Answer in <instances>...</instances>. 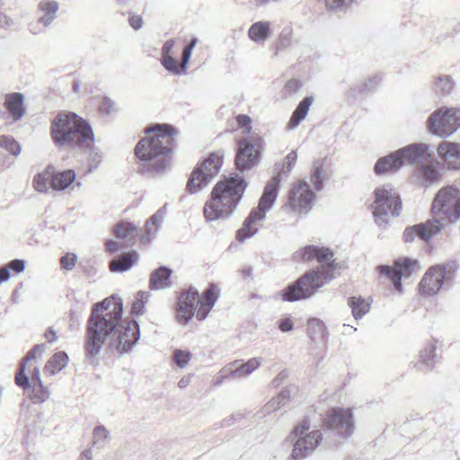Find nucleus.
<instances>
[{"instance_id":"f257e3e1","label":"nucleus","mask_w":460,"mask_h":460,"mask_svg":"<svg viewBox=\"0 0 460 460\" xmlns=\"http://www.w3.org/2000/svg\"><path fill=\"white\" fill-rule=\"evenodd\" d=\"M123 306L119 297L110 296L93 305L87 321L84 349L89 359L96 358L103 345L120 353L132 349L139 339L137 322L122 320Z\"/></svg>"},{"instance_id":"f03ea898","label":"nucleus","mask_w":460,"mask_h":460,"mask_svg":"<svg viewBox=\"0 0 460 460\" xmlns=\"http://www.w3.org/2000/svg\"><path fill=\"white\" fill-rule=\"evenodd\" d=\"M294 260L297 262L316 260L320 265L282 289L280 296L284 301L294 302L310 298L338 274L339 268L335 263L334 253L327 247L306 245L294 253Z\"/></svg>"},{"instance_id":"7ed1b4c3","label":"nucleus","mask_w":460,"mask_h":460,"mask_svg":"<svg viewBox=\"0 0 460 460\" xmlns=\"http://www.w3.org/2000/svg\"><path fill=\"white\" fill-rule=\"evenodd\" d=\"M145 132L146 136L137 144L135 154L146 171L162 172L170 165L176 130L168 124H156Z\"/></svg>"},{"instance_id":"20e7f679","label":"nucleus","mask_w":460,"mask_h":460,"mask_svg":"<svg viewBox=\"0 0 460 460\" xmlns=\"http://www.w3.org/2000/svg\"><path fill=\"white\" fill-rule=\"evenodd\" d=\"M245 189L243 178L238 175L219 181L214 186L210 199L204 205L203 213L206 220L228 218L236 209Z\"/></svg>"},{"instance_id":"39448f33","label":"nucleus","mask_w":460,"mask_h":460,"mask_svg":"<svg viewBox=\"0 0 460 460\" xmlns=\"http://www.w3.org/2000/svg\"><path fill=\"white\" fill-rule=\"evenodd\" d=\"M50 134L54 144L64 148H90L93 133L90 125L74 112H60L51 122Z\"/></svg>"},{"instance_id":"423d86ee","label":"nucleus","mask_w":460,"mask_h":460,"mask_svg":"<svg viewBox=\"0 0 460 460\" xmlns=\"http://www.w3.org/2000/svg\"><path fill=\"white\" fill-rule=\"evenodd\" d=\"M296 159L297 155L295 151L288 154L281 170L266 184L258 207L252 209L243 221L242 228L237 231L236 238L239 242H243L257 234L261 222L265 219L267 211L271 208L278 197L281 175L285 177L288 175L295 166Z\"/></svg>"},{"instance_id":"0eeeda50","label":"nucleus","mask_w":460,"mask_h":460,"mask_svg":"<svg viewBox=\"0 0 460 460\" xmlns=\"http://www.w3.org/2000/svg\"><path fill=\"white\" fill-rule=\"evenodd\" d=\"M218 298V291L214 284L207 288L201 296L199 292L190 288L183 292L178 301L177 321L181 324H187L192 319L196 312L199 321L205 320Z\"/></svg>"},{"instance_id":"6e6552de","label":"nucleus","mask_w":460,"mask_h":460,"mask_svg":"<svg viewBox=\"0 0 460 460\" xmlns=\"http://www.w3.org/2000/svg\"><path fill=\"white\" fill-rule=\"evenodd\" d=\"M375 199L372 204L376 224L385 228L402 211V201L399 193L392 184H384L374 191Z\"/></svg>"},{"instance_id":"1a4fd4ad","label":"nucleus","mask_w":460,"mask_h":460,"mask_svg":"<svg viewBox=\"0 0 460 460\" xmlns=\"http://www.w3.org/2000/svg\"><path fill=\"white\" fill-rule=\"evenodd\" d=\"M458 264L456 261H447L430 267L422 277L419 289L425 296H433L442 290L453 286Z\"/></svg>"},{"instance_id":"9d476101","label":"nucleus","mask_w":460,"mask_h":460,"mask_svg":"<svg viewBox=\"0 0 460 460\" xmlns=\"http://www.w3.org/2000/svg\"><path fill=\"white\" fill-rule=\"evenodd\" d=\"M311 428L308 419H304L294 427L289 438L296 439L290 458L303 460L312 455L323 440L322 432L318 429L309 431Z\"/></svg>"},{"instance_id":"9b49d317","label":"nucleus","mask_w":460,"mask_h":460,"mask_svg":"<svg viewBox=\"0 0 460 460\" xmlns=\"http://www.w3.org/2000/svg\"><path fill=\"white\" fill-rule=\"evenodd\" d=\"M224 153L218 150L211 153L192 171L187 185L188 192L193 194L200 191L218 174L223 164Z\"/></svg>"},{"instance_id":"f8f14e48","label":"nucleus","mask_w":460,"mask_h":460,"mask_svg":"<svg viewBox=\"0 0 460 460\" xmlns=\"http://www.w3.org/2000/svg\"><path fill=\"white\" fill-rule=\"evenodd\" d=\"M435 219L456 223L460 219V190L456 186H446L436 194L432 202Z\"/></svg>"},{"instance_id":"ddd939ff","label":"nucleus","mask_w":460,"mask_h":460,"mask_svg":"<svg viewBox=\"0 0 460 460\" xmlns=\"http://www.w3.org/2000/svg\"><path fill=\"white\" fill-rule=\"evenodd\" d=\"M429 130L440 137H447L460 127V109H439L428 119Z\"/></svg>"},{"instance_id":"4468645a","label":"nucleus","mask_w":460,"mask_h":460,"mask_svg":"<svg viewBox=\"0 0 460 460\" xmlns=\"http://www.w3.org/2000/svg\"><path fill=\"white\" fill-rule=\"evenodd\" d=\"M261 139L258 137H252L250 139L239 140L238 149L235 155V164L238 170H250L260 162Z\"/></svg>"},{"instance_id":"2eb2a0df","label":"nucleus","mask_w":460,"mask_h":460,"mask_svg":"<svg viewBox=\"0 0 460 460\" xmlns=\"http://www.w3.org/2000/svg\"><path fill=\"white\" fill-rule=\"evenodd\" d=\"M378 270L380 274L391 279L395 289L401 292L402 288V278L410 277L413 272L420 270V265L417 260L401 258L394 262L393 267L381 265Z\"/></svg>"},{"instance_id":"dca6fc26","label":"nucleus","mask_w":460,"mask_h":460,"mask_svg":"<svg viewBox=\"0 0 460 460\" xmlns=\"http://www.w3.org/2000/svg\"><path fill=\"white\" fill-rule=\"evenodd\" d=\"M324 425L338 435L348 438L354 431V421L350 409L332 408L327 411Z\"/></svg>"},{"instance_id":"f3484780","label":"nucleus","mask_w":460,"mask_h":460,"mask_svg":"<svg viewBox=\"0 0 460 460\" xmlns=\"http://www.w3.org/2000/svg\"><path fill=\"white\" fill-rule=\"evenodd\" d=\"M314 194L309 185L305 181H299L292 185L288 191L289 208L299 214H306L313 206Z\"/></svg>"},{"instance_id":"a211bd4d","label":"nucleus","mask_w":460,"mask_h":460,"mask_svg":"<svg viewBox=\"0 0 460 460\" xmlns=\"http://www.w3.org/2000/svg\"><path fill=\"white\" fill-rule=\"evenodd\" d=\"M263 363L261 358H252L248 361L240 363L235 360L227 367L221 369L222 378H247Z\"/></svg>"},{"instance_id":"6ab92c4d","label":"nucleus","mask_w":460,"mask_h":460,"mask_svg":"<svg viewBox=\"0 0 460 460\" xmlns=\"http://www.w3.org/2000/svg\"><path fill=\"white\" fill-rule=\"evenodd\" d=\"M442 226L443 225L438 219L429 220L425 224L407 227L403 232L402 237L406 243L412 242L417 236L423 241H428L438 234Z\"/></svg>"},{"instance_id":"aec40b11","label":"nucleus","mask_w":460,"mask_h":460,"mask_svg":"<svg viewBox=\"0 0 460 460\" xmlns=\"http://www.w3.org/2000/svg\"><path fill=\"white\" fill-rule=\"evenodd\" d=\"M402 165L420 164L429 157V146L423 143L411 144L397 150Z\"/></svg>"},{"instance_id":"412c9836","label":"nucleus","mask_w":460,"mask_h":460,"mask_svg":"<svg viewBox=\"0 0 460 460\" xmlns=\"http://www.w3.org/2000/svg\"><path fill=\"white\" fill-rule=\"evenodd\" d=\"M438 155L448 169H460V144L444 141L438 146Z\"/></svg>"},{"instance_id":"4be33fe9","label":"nucleus","mask_w":460,"mask_h":460,"mask_svg":"<svg viewBox=\"0 0 460 460\" xmlns=\"http://www.w3.org/2000/svg\"><path fill=\"white\" fill-rule=\"evenodd\" d=\"M440 178L441 173L431 164L418 166L412 174L415 184L423 187H429L438 182Z\"/></svg>"},{"instance_id":"5701e85b","label":"nucleus","mask_w":460,"mask_h":460,"mask_svg":"<svg viewBox=\"0 0 460 460\" xmlns=\"http://www.w3.org/2000/svg\"><path fill=\"white\" fill-rule=\"evenodd\" d=\"M436 346L429 343L420 352L419 359L413 363V367L418 371L429 372L435 367L436 362Z\"/></svg>"},{"instance_id":"b1692460","label":"nucleus","mask_w":460,"mask_h":460,"mask_svg":"<svg viewBox=\"0 0 460 460\" xmlns=\"http://www.w3.org/2000/svg\"><path fill=\"white\" fill-rule=\"evenodd\" d=\"M402 165V162L397 151L391 153L390 155L379 158L374 167L376 174L380 175L386 172H397Z\"/></svg>"},{"instance_id":"393cba45","label":"nucleus","mask_w":460,"mask_h":460,"mask_svg":"<svg viewBox=\"0 0 460 460\" xmlns=\"http://www.w3.org/2000/svg\"><path fill=\"white\" fill-rule=\"evenodd\" d=\"M58 3L54 0H41L38 4V22L49 27L57 17Z\"/></svg>"},{"instance_id":"a878e982","label":"nucleus","mask_w":460,"mask_h":460,"mask_svg":"<svg viewBox=\"0 0 460 460\" xmlns=\"http://www.w3.org/2000/svg\"><path fill=\"white\" fill-rule=\"evenodd\" d=\"M172 270L166 267H161L154 270L150 275L149 287L151 289H164L172 285Z\"/></svg>"},{"instance_id":"bb28decb","label":"nucleus","mask_w":460,"mask_h":460,"mask_svg":"<svg viewBox=\"0 0 460 460\" xmlns=\"http://www.w3.org/2000/svg\"><path fill=\"white\" fill-rule=\"evenodd\" d=\"M137 259L138 255L136 252H127L112 259L109 267L112 272H124L128 270L137 261Z\"/></svg>"},{"instance_id":"cd10ccee","label":"nucleus","mask_w":460,"mask_h":460,"mask_svg":"<svg viewBox=\"0 0 460 460\" xmlns=\"http://www.w3.org/2000/svg\"><path fill=\"white\" fill-rule=\"evenodd\" d=\"M4 106L14 120L20 119L24 114L23 95L20 93L7 94L4 100Z\"/></svg>"},{"instance_id":"c85d7f7f","label":"nucleus","mask_w":460,"mask_h":460,"mask_svg":"<svg viewBox=\"0 0 460 460\" xmlns=\"http://www.w3.org/2000/svg\"><path fill=\"white\" fill-rule=\"evenodd\" d=\"M313 102V96L305 97V99H303V101L300 102L298 106L292 113V116L288 123V129L292 130L296 128L300 124V122L306 117L309 108L312 105Z\"/></svg>"},{"instance_id":"c756f323","label":"nucleus","mask_w":460,"mask_h":460,"mask_svg":"<svg viewBox=\"0 0 460 460\" xmlns=\"http://www.w3.org/2000/svg\"><path fill=\"white\" fill-rule=\"evenodd\" d=\"M166 215V208L164 206L162 208L158 209L146 222V233L143 238L146 241H151L162 223L164 222Z\"/></svg>"},{"instance_id":"7c9ffc66","label":"nucleus","mask_w":460,"mask_h":460,"mask_svg":"<svg viewBox=\"0 0 460 460\" xmlns=\"http://www.w3.org/2000/svg\"><path fill=\"white\" fill-rule=\"evenodd\" d=\"M270 34V22L268 21L256 22L248 30V37L254 42H264Z\"/></svg>"},{"instance_id":"2f4dec72","label":"nucleus","mask_w":460,"mask_h":460,"mask_svg":"<svg viewBox=\"0 0 460 460\" xmlns=\"http://www.w3.org/2000/svg\"><path fill=\"white\" fill-rule=\"evenodd\" d=\"M33 186L40 192H47L49 189H53V167L48 166L43 172L35 175Z\"/></svg>"},{"instance_id":"473e14b6","label":"nucleus","mask_w":460,"mask_h":460,"mask_svg":"<svg viewBox=\"0 0 460 460\" xmlns=\"http://www.w3.org/2000/svg\"><path fill=\"white\" fill-rule=\"evenodd\" d=\"M68 363V356L63 351L55 353L46 363L44 371L49 375H55L61 371Z\"/></svg>"},{"instance_id":"72a5a7b5","label":"nucleus","mask_w":460,"mask_h":460,"mask_svg":"<svg viewBox=\"0 0 460 460\" xmlns=\"http://www.w3.org/2000/svg\"><path fill=\"white\" fill-rule=\"evenodd\" d=\"M291 392L289 389L282 390L277 396L269 401L261 409V415L265 416L280 409L289 400Z\"/></svg>"},{"instance_id":"f704fd0d","label":"nucleus","mask_w":460,"mask_h":460,"mask_svg":"<svg viewBox=\"0 0 460 460\" xmlns=\"http://www.w3.org/2000/svg\"><path fill=\"white\" fill-rule=\"evenodd\" d=\"M75 180V173L73 170H67L61 172H55L53 169V190H64L70 186Z\"/></svg>"},{"instance_id":"c9c22d12","label":"nucleus","mask_w":460,"mask_h":460,"mask_svg":"<svg viewBox=\"0 0 460 460\" xmlns=\"http://www.w3.org/2000/svg\"><path fill=\"white\" fill-rule=\"evenodd\" d=\"M349 305L351 308L353 317L361 319L370 309V304L364 298L352 296L349 299Z\"/></svg>"},{"instance_id":"e433bc0d","label":"nucleus","mask_w":460,"mask_h":460,"mask_svg":"<svg viewBox=\"0 0 460 460\" xmlns=\"http://www.w3.org/2000/svg\"><path fill=\"white\" fill-rule=\"evenodd\" d=\"M113 233L119 239H131L136 236L137 228L134 224L122 221L115 226Z\"/></svg>"},{"instance_id":"4c0bfd02","label":"nucleus","mask_w":460,"mask_h":460,"mask_svg":"<svg viewBox=\"0 0 460 460\" xmlns=\"http://www.w3.org/2000/svg\"><path fill=\"white\" fill-rule=\"evenodd\" d=\"M109 441V430L102 425L96 426L93 430V445L98 449H102Z\"/></svg>"},{"instance_id":"58836bf2","label":"nucleus","mask_w":460,"mask_h":460,"mask_svg":"<svg viewBox=\"0 0 460 460\" xmlns=\"http://www.w3.org/2000/svg\"><path fill=\"white\" fill-rule=\"evenodd\" d=\"M379 83L380 78L377 75L368 78L367 80L361 82L360 84H357L354 88H352L350 90V94L352 97L356 98L358 94H361L374 90L378 85Z\"/></svg>"},{"instance_id":"ea45409f","label":"nucleus","mask_w":460,"mask_h":460,"mask_svg":"<svg viewBox=\"0 0 460 460\" xmlns=\"http://www.w3.org/2000/svg\"><path fill=\"white\" fill-rule=\"evenodd\" d=\"M435 85L440 94L448 95L453 91L455 83L449 75H442L436 79Z\"/></svg>"},{"instance_id":"a19ab883","label":"nucleus","mask_w":460,"mask_h":460,"mask_svg":"<svg viewBox=\"0 0 460 460\" xmlns=\"http://www.w3.org/2000/svg\"><path fill=\"white\" fill-rule=\"evenodd\" d=\"M0 147L14 156L19 155L21 153L20 144L10 136H0Z\"/></svg>"},{"instance_id":"79ce46f5","label":"nucleus","mask_w":460,"mask_h":460,"mask_svg":"<svg viewBox=\"0 0 460 460\" xmlns=\"http://www.w3.org/2000/svg\"><path fill=\"white\" fill-rule=\"evenodd\" d=\"M32 394L31 400L35 403H41L46 402L49 398V392L46 386L40 384H34L31 385Z\"/></svg>"},{"instance_id":"37998d69","label":"nucleus","mask_w":460,"mask_h":460,"mask_svg":"<svg viewBox=\"0 0 460 460\" xmlns=\"http://www.w3.org/2000/svg\"><path fill=\"white\" fill-rule=\"evenodd\" d=\"M323 162L315 161L314 164V170L311 174V181L317 190L323 188Z\"/></svg>"},{"instance_id":"c03bdc74","label":"nucleus","mask_w":460,"mask_h":460,"mask_svg":"<svg viewBox=\"0 0 460 460\" xmlns=\"http://www.w3.org/2000/svg\"><path fill=\"white\" fill-rule=\"evenodd\" d=\"M291 43V32L288 30L282 31L275 43L276 54L289 48Z\"/></svg>"},{"instance_id":"a18cd8bd","label":"nucleus","mask_w":460,"mask_h":460,"mask_svg":"<svg viewBox=\"0 0 460 460\" xmlns=\"http://www.w3.org/2000/svg\"><path fill=\"white\" fill-rule=\"evenodd\" d=\"M161 64L167 71L175 75H180L184 71L181 70V65L179 66L177 60L173 58V56L162 57Z\"/></svg>"},{"instance_id":"49530a36","label":"nucleus","mask_w":460,"mask_h":460,"mask_svg":"<svg viewBox=\"0 0 460 460\" xmlns=\"http://www.w3.org/2000/svg\"><path fill=\"white\" fill-rule=\"evenodd\" d=\"M26 365L25 362H22L20 365L19 372L15 376V384L23 388L24 390L30 388L32 385L31 384L30 378L25 375Z\"/></svg>"},{"instance_id":"de8ad7c7","label":"nucleus","mask_w":460,"mask_h":460,"mask_svg":"<svg viewBox=\"0 0 460 460\" xmlns=\"http://www.w3.org/2000/svg\"><path fill=\"white\" fill-rule=\"evenodd\" d=\"M191 358V353L187 350L175 349L173 361L181 368H184Z\"/></svg>"},{"instance_id":"09e8293b","label":"nucleus","mask_w":460,"mask_h":460,"mask_svg":"<svg viewBox=\"0 0 460 460\" xmlns=\"http://www.w3.org/2000/svg\"><path fill=\"white\" fill-rule=\"evenodd\" d=\"M198 43V39H191L190 42L183 49L181 57V70H185L190 58L193 49Z\"/></svg>"},{"instance_id":"8fccbe9b","label":"nucleus","mask_w":460,"mask_h":460,"mask_svg":"<svg viewBox=\"0 0 460 460\" xmlns=\"http://www.w3.org/2000/svg\"><path fill=\"white\" fill-rule=\"evenodd\" d=\"M77 261V256L73 252L66 253L60 260L62 269L71 270L75 268Z\"/></svg>"},{"instance_id":"3c124183","label":"nucleus","mask_w":460,"mask_h":460,"mask_svg":"<svg viewBox=\"0 0 460 460\" xmlns=\"http://www.w3.org/2000/svg\"><path fill=\"white\" fill-rule=\"evenodd\" d=\"M46 350V345L41 343L34 346L27 354V356L22 359V362L25 364L28 361L34 360L38 357H41Z\"/></svg>"},{"instance_id":"603ef678","label":"nucleus","mask_w":460,"mask_h":460,"mask_svg":"<svg viewBox=\"0 0 460 460\" xmlns=\"http://www.w3.org/2000/svg\"><path fill=\"white\" fill-rule=\"evenodd\" d=\"M316 331L321 333L322 337H324L326 334L323 323L317 319H312L309 321L308 332L310 334H315Z\"/></svg>"},{"instance_id":"864d4df0","label":"nucleus","mask_w":460,"mask_h":460,"mask_svg":"<svg viewBox=\"0 0 460 460\" xmlns=\"http://www.w3.org/2000/svg\"><path fill=\"white\" fill-rule=\"evenodd\" d=\"M301 85V83L296 79L288 80L285 85V94L289 96L295 94Z\"/></svg>"},{"instance_id":"5fc2aeb1","label":"nucleus","mask_w":460,"mask_h":460,"mask_svg":"<svg viewBox=\"0 0 460 460\" xmlns=\"http://www.w3.org/2000/svg\"><path fill=\"white\" fill-rule=\"evenodd\" d=\"M115 106V102L111 99L105 97L102 101L100 111L102 113L110 114L116 110Z\"/></svg>"},{"instance_id":"6e6d98bb","label":"nucleus","mask_w":460,"mask_h":460,"mask_svg":"<svg viewBox=\"0 0 460 460\" xmlns=\"http://www.w3.org/2000/svg\"><path fill=\"white\" fill-rule=\"evenodd\" d=\"M237 124L243 128L246 132H250L252 129V119L247 115H239L236 117Z\"/></svg>"},{"instance_id":"4d7b16f0","label":"nucleus","mask_w":460,"mask_h":460,"mask_svg":"<svg viewBox=\"0 0 460 460\" xmlns=\"http://www.w3.org/2000/svg\"><path fill=\"white\" fill-rule=\"evenodd\" d=\"M353 0H326L325 4L328 9L337 10L343 5L349 4Z\"/></svg>"},{"instance_id":"13d9d810","label":"nucleus","mask_w":460,"mask_h":460,"mask_svg":"<svg viewBox=\"0 0 460 460\" xmlns=\"http://www.w3.org/2000/svg\"><path fill=\"white\" fill-rule=\"evenodd\" d=\"M244 415L241 412H235L233 413L230 417L226 418L223 422V427H230L234 425L235 422L240 421L242 419H243Z\"/></svg>"},{"instance_id":"bf43d9fd","label":"nucleus","mask_w":460,"mask_h":460,"mask_svg":"<svg viewBox=\"0 0 460 460\" xmlns=\"http://www.w3.org/2000/svg\"><path fill=\"white\" fill-rule=\"evenodd\" d=\"M9 270H13L16 273H21L25 269V261L20 259H15L12 261L7 266Z\"/></svg>"},{"instance_id":"052dcab7","label":"nucleus","mask_w":460,"mask_h":460,"mask_svg":"<svg viewBox=\"0 0 460 460\" xmlns=\"http://www.w3.org/2000/svg\"><path fill=\"white\" fill-rule=\"evenodd\" d=\"M293 321L289 317L281 318L279 321V328L283 332H290L291 330H293Z\"/></svg>"},{"instance_id":"680f3d73","label":"nucleus","mask_w":460,"mask_h":460,"mask_svg":"<svg viewBox=\"0 0 460 460\" xmlns=\"http://www.w3.org/2000/svg\"><path fill=\"white\" fill-rule=\"evenodd\" d=\"M173 47H174V40H169L165 41L161 49L162 57L172 56Z\"/></svg>"},{"instance_id":"e2e57ef3","label":"nucleus","mask_w":460,"mask_h":460,"mask_svg":"<svg viewBox=\"0 0 460 460\" xmlns=\"http://www.w3.org/2000/svg\"><path fill=\"white\" fill-rule=\"evenodd\" d=\"M80 325V316L79 314L73 311L70 313V317H69V327L70 329L72 330H75V329H77L78 326Z\"/></svg>"},{"instance_id":"0e129e2a","label":"nucleus","mask_w":460,"mask_h":460,"mask_svg":"<svg viewBox=\"0 0 460 460\" xmlns=\"http://www.w3.org/2000/svg\"><path fill=\"white\" fill-rule=\"evenodd\" d=\"M128 22L135 30H139L143 25L142 17L139 15H131L128 19Z\"/></svg>"},{"instance_id":"69168bd1","label":"nucleus","mask_w":460,"mask_h":460,"mask_svg":"<svg viewBox=\"0 0 460 460\" xmlns=\"http://www.w3.org/2000/svg\"><path fill=\"white\" fill-rule=\"evenodd\" d=\"M144 309H145V304L143 302L138 301V300H135L133 303H132V307H131V313L133 314H142L144 313Z\"/></svg>"},{"instance_id":"338daca9","label":"nucleus","mask_w":460,"mask_h":460,"mask_svg":"<svg viewBox=\"0 0 460 460\" xmlns=\"http://www.w3.org/2000/svg\"><path fill=\"white\" fill-rule=\"evenodd\" d=\"M288 376V372L287 370H282L279 372L277 376L272 380V385L274 387H278L280 385L284 380H286Z\"/></svg>"},{"instance_id":"774afa93","label":"nucleus","mask_w":460,"mask_h":460,"mask_svg":"<svg viewBox=\"0 0 460 460\" xmlns=\"http://www.w3.org/2000/svg\"><path fill=\"white\" fill-rule=\"evenodd\" d=\"M107 251L111 253H115L119 252L122 246L116 241L108 240L106 243Z\"/></svg>"}]
</instances>
